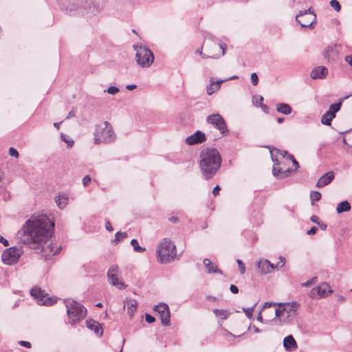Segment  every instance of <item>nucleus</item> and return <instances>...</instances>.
I'll use <instances>...</instances> for the list:
<instances>
[{
  "label": "nucleus",
  "instance_id": "nucleus-5",
  "mask_svg": "<svg viewBox=\"0 0 352 352\" xmlns=\"http://www.w3.org/2000/svg\"><path fill=\"white\" fill-rule=\"evenodd\" d=\"M175 245L168 239H164L157 246L156 254L157 260L160 263L171 262L175 255Z\"/></svg>",
  "mask_w": 352,
  "mask_h": 352
},
{
  "label": "nucleus",
  "instance_id": "nucleus-38",
  "mask_svg": "<svg viewBox=\"0 0 352 352\" xmlns=\"http://www.w3.org/2000/svg\"><path fill=\"white\" fill-rule=\"evenodd\" d=\"M310 198L312 202L318 201L321 199V194L318 191H312L310 194Z\"/></svg>",
  "mask_w": 352,
  "mask_h": 352
},
{
  "label": "nucleus",
  "instance_id": "nucleus-15",
  "mask_svg": "<svg viewBox=\"0 0 352 352\" xmlns=\"http://www.w3.org/2000/svg\"><path fill=\"white\" fill-rule=\"evenodd\" d=\"M155 311L158 313L163 325H170V311L168 306L165 303H160L154 308Z\"/></svg>",
  "mask_w": 352,
  "mask_h": 352
},
{
  "label": "nucleus",
  "instance_id": "nucleus-24",
  "mask_svg": "<svg viewBox=\"0 0 352 352\" xmlns=\"http://www.w3.org/2000/svg\"><path fill=\"white\" fill-rule=\"evenodd\" d=\"M204 264L206 267L207 272L209 274L211 273H219L222 274V272L218 269L217 266L212 263L209 259L205 258L204 260Z\"/></svg>",
  "mask_w": 352,
  "mask_h": 352
},
{
  "label": "nucleus",
  "instance_id": "nucleus-9",
  "mask_svg": "<svg viewBox=\"0 0 352 352\" xmlns=\"http://www.w3.org/2000/svg\"><path fill=\"white\" fill-rule=\"evenodd\" d=\"M121 274V271L117 265L110 266L107 274L108 283L120 290L124 289L127 287L122 280Z\"/></svg>",
  "mask_w": 352,
  "mask_h": 352
},
{
  "label": "nucleus",
  "instance_id": "nucleus-8",
  "mask_svg": "<svg viewBox=\"0 0 352 352\" xmlns=\"http://www.w3.org/2000/svg\"><path fill=\"white\" fill-rule=\"evenodd\" d=\"M62 10L69 12L71 15L84 14L86 0H57Z\"/></svg>",
  "mask_w": 352,
  "mask_h": 352
},
{
  "label": "nucleus",
  "instance_id": "nucleus-34",
  "mask_svg": "<svg viewBox=\"0 0 352 352\" xmlns=\"http://www.w3.org/2000/svg\"><path fill=\"white\" fill-rule=\"evenodd\" d=\"M341 104V102L331 104L327 112H330L331 113L336 115V113L340 111Z\"/></svg>",
  "mask_w": 352,
  "mask_h": 352
},
{
  "label": "nucleus",
  "instance_id": "nucleus-50",
  "mask_svg": "<svg viewBox=\"0 0 352 352\" xmlns=\"http://www.w3.org/2000/svg\"><path fill=\"white\" fill-rule=\"evenodd\" d=\"M288 158L292 161L293 164L296 166V169H297L299 167V165L294 157L292 155H288Z\"/></svg>",
  "mask_w": 352,
  "mask_h": 352
},
{
  "label": "nucleus",
  "instance_id": "nucleus-46",
  "mask_svg": "<svg viewBox=\"0 0 352 352\" xmlns=\"http://www.w3.org/2000/svg\"><path fill=\"white\" fill-rule=\"evenodd\" d=\"M9 154L12 156L15 157L16 158L19 157V153L18 151L14 148L13 147H10L9 149Z\"/></svg>",
  "mask_w": 352,
  "mask_h": 352
},
{
  "label": "nucleus",
  "instance_id": "nucleus-12",
  "mask_svg": "<svg viewBox=\"0 0 352 352\" xmlns=\"http://www.w3.org/2000/svg\"><path fill=\"white\" fill-rule=\"evenodd\" d=\"M296 20L302 28H310L316 21V15L309 8L308 10L300 11L296 16Z\"/></svg>",
  "mask_w": 352,
  "mask_h": 352
},
{
  "label": "nucleus",
  "instance_id": "nucleus-16",
  "mask_svg": "<svg viewBox=\"0 0 352 352\" xmlns=\"http://www.w3.org/2000/svg\"><path fill=\"white\" fill-rule=\"evenodd\" d=\"M331 292L329 285L327 283H322L311 290L310 296L312 298H322Z\"/></svg>",
  "mask_w": 352,
  "mask_h": 352
},
{
  "label": "nucleus",
  "instance_id": "nucleus-1",
  "mask_svg": "<svg viewBox=\"0 0 352 352\" xmlns=\"http://www.w3.org/2000/svg\"><path fill=\"white\" fill-rule=\"evenodd\" d=\"M54 223L44 214H33L17 232L19 242L29 248L38 250L52 236Z\"/></svg>",
  "mask_w": 352,
  "mask_h": 352
},
{
  "label": "nucleus",
  "instance_id": "nucleus-36",
  "mask_svg": "<svg viewBox=\"0 0 352 352\" xmlns=\"http://www.w3.org/2000/svg\"><path fill=\"white\" fill-rule=\"evenodd\" d=\"M126 237H127V233L126 232H116V234L115 235V239L113 240V242L118 243V242H119L120 241L124 240Z\"/></svg>",
  "mask_w": 352,
  "mask_h": 352
},
{
  "label": "nucleus",
  "instance_id": "nucleus-48",
  "mask_svg": "<svg viewBox=\"0 0 352 352\" xmlns=\"http://www.w3.org/2000/svg\"><path fill=\"white\" fill-rule=\"evenodd\" d=\"M145 320L148 323H152L155 322V318L150 314H146L145 315Z\"/></svg>",
  "mask_w": 352,
  "mask_h": 352
},
{
  "label": "nucleus",
  "instance_id": "nucleus-52",
  "mask_svg": "<svg viewBox=\"0 0 352 352\" xmlns=\"http://www.w3.org/2000/svg\"><path fill=\"white\" fill-rule=\"evenodd\" d=\"M230 292L232 293V294H237L239 292V289L238 287L234 285H231L230 287Z\"/></svg>",
  "mask_w": 352,
  "mask_h": 352
},
{
  "label": "nucleus",
  "instance_id": "nucleus-42",
  "mask_svg": "<svg viewBox=\"0 0 352 352\" xmlns=\"http://www.w3.org/2000/svg\"><path fill=\"white\" fill-rule=\"evenodd\" d=\"M316 280H317V277L315 276V277L308 280L307 281L302 283L301 284V285L302 287H307L310 286L311 284H313L314 283H315L316 281Z\"/></svg>",
  "mask_w": 352,
  "mask_h": 352
},
{
  "label": "nucleus",
  "instance_id": "nucleus-35",
  "mask_svg": "<svg viewBox=\"0 0 352 352\" xmlns=\"http://www.w3.org/2000/svg\"><path fill=\"white\" fill-rule=\"evenodd\" d=\"M137 305V302L134 300H131L128 301V310L131 315L136 311Z\"/></svg>",
  "mask_w": 352,
  "mask_h": 352
},
{
  "label": "nucleus",
  "instance_id": "nucleus-10",
  "mask_svg": "<svg viewBox=\"0 0 352 352\" xmlns=\"http://www.w3.org/2000/svg\"><path fill=\"white\" fill-rule=\"evenodd\" d=\"M23 251L21 247H11L6 249L1 256L2 261L6 265H12L16 263Z\"/></svg>",
  "mask_w": 352,
  "mask_h": 352
},
{
  "label": "nucleus",
  "instance_id": "nucleus-11",
  "mask_svg": "<svg viewBox=\"0 0 352 352\" xmlns=\"http://www.w3.org/2000/svg\"><path fill=\"white\" fill-rule=\"evenodd\" d=\"M206 121L208 124H212L215 129L219 130L221 134L226 135L228 133L226 121L220 114H211L207 117Z\"/></svg>",
  "mask_w": 352,
  "mask_h": 352
},
{
  "label": "nucleus",
  "instance_id": "nucleus-32",
  "mask_svg": "<svg viewBox=\"0 0 352 352\" xmlns=\"http://www.w3.org/2000/svg\"><path fill=\"white\" fill-rule=\"evenodd\" d=\"M336 117V115L331 113L330 112H326L321 118L322 124L327 126L331 124L332 120Z\"/></svg>",
  "mask_w": 352,
  "mask_h": 352
},
{
  "label": "nucleus",
  "instance_id": "nucleus-29",
  "mask_svg": "<svg viewBox=\"0 0 352 352\" xmlns=\"http://www.w3.org/2000/svg\"><path fill=\"white\" fill-rule=\"evenodd\" d=\"M336 48V45L328 46L323 52L324 57L328 60L332 58L334 56L337 54Z\"/></svg>",
  "mask_w": 352,
  "mask_h": 352
},
{
  "label": "nucleus",
  "instance_id": "nucleus-21",
  "mask_svg": "<svg viewBox=\"0 0 352 352\" xmlns=\"http://www.w3.org/2000/svg\"><path fill=\"white\" fill-rule=\"evenodd\" d=\"M327 73L328 70L325 67L320 66L314 69L310 76L313 79L323 78L327 76Z\"/></svg>",
  "mask_w": 352,
  "mask_h": 352
},
{
  "label": "nucleus",
  "instance_id": "nucleus-28",
  "mask_svg": "<svg viewBox=\"0 0 352 352\" xmlns=\"http://www.w3.org/2000/svg\"><path fill=\"white\" fill-rule=\"evenodd\" d=\"M223 82H224V80H221L216 82H211L207 87V94L208 95H212L213 93L218 91L220 89L221 83Z\"/></svg>",
  "mask_w": 352,
  "mask_h": 352
},
{
  "label": "nucleus",
  "instance_id": "nucleus-55",
  "mask_svg": "<svg viewBox=\"0 0 352 352\" xmlns=\"http://www.w3.org/2000/svg\"><path fill=\"white\" fill-rule=\"evenodd\" d=\"M311 221L315 223L320 225L319 217L316 215H312L311 217Z\"/></svg>",
  "mask_w": 352,
  "mask_h": 352
},
{
  "label": "nucleus",
  "instance_id": "nucleus-13",
  "mask_svg": "<svg viewBox=\"0 0 352 352\" xmlns=\"http://www.w3.org/2000/svg\"><path fill=\"white\" fill-rule=\"evenodd\" d=\"M48 239L42 247L39 249L41 250V256L45 257V259L50 258L51 256L58 254L61 248L56 242L50 241Z\"/></svg>",
  "mask_w": 352,
  "mask_h": 352
},
{
  "label": "nucleus",
  "instance_id": "nucleus-37",
  "mask_svg": "<svg viewBox=\"0 0 352 352\" xmlns=\"http://www.w3.org/2000/svg\"><path fill=\"white\" fill-rule=\"evenodd\" d=\"M60 138L63 142L67 143L68 147L71 148L73 146L74 143L73 140L68 138V137L63 133H61Z\"/></svg>",
  "mask_w": 352,
  "mask_h": 352
},
{
  "label": "nucleus",
  "instance_id": "nucleus-54",
  "mask_svg": "<svg viewBox=\"0 0 352 352\" xmlns=\"http://www.w3.org/2000/svg\"><path fill=\"white\" fill-rule=\"evenodd\" d=\"M318 228L316 227H312L310 230L307 232L308 235L314 234L316 233Z\"/></svg>",
  "mask_w": 352,
  "mask_h": 352
},
{
  "label": "nucleus",
  "instance_id": "nucleus-62",
  "mask_svg": "<svg viewBox=\"0 0 352 352\" xmlns=\"http://www.w3.org/2000/svg\"><path fill=\"white\" fill-rule=\"evenodd\" d=\"M280 155H282L283 157H285V156L286 155L288 156L289 154H288L287 151H281L280 152Z\"/></svg>",
  "mask_w": 352,
  "mask_h": 352
},
{
  "label": "nucleus",
  "instance_id": "nucleus-23",
  "mask_svg": "<svg viewBox=\"0 0 352 352\" xmlns=\"http://www.w3.org/2000/svg\"><path fill=\"white\" fill-rule=\"evenodd\" d=\"M219 48L221 50V54L220 55H216V54L207 55V54H203L202 47L201 49L197 50L196 51V53L200 54L203 58H218L221 56H223L225 54L226 45L221 44L219 45Z\"/></svg>",
  "mask_w": 352,
  "mask_h": 352
},
{
  "label": "nucleus",
  "instance_id": "nucleus-59",
  "mask_svg": "<svg viewBox=\"0 0 352 352\" xmlns=\"http://www.w3.org/2000/svg\"><path fill=\"white\" fill-rule=\"evenodd\" d=\"M137 87V85H134V84H132V85H126V88L128 89V90H133L134 89H135Z\"/></svg>",
  "mask_w": 352,
  "mask_h": 352
},
{
  "label": "nucleus",
  "instance_id": "nucleus-31",
  "mask_svg": "<svg viewBox=\"0 0 352 352\" xmlns=\"http://www.w3.org/2000/svg\"><path fill=\"white\" fill-rule=\"evenodd\" d=\"M351 210V205L347 201H344L338 204L336 211L338 213H342L343 212H348Z\"/></svg>",
  "mask_w": 352,
  "mask_h": 352
},
{
  "label": "nucleus",
  "instance_id": "nucleus-40",
  "mask_svg": "<svg viewBox=\"0 0 352 352\" xmlns=\"http://www.w3.org/2000/svg\"><path fill=\"white\" fill-rule=\"evenodd\" d=\"M236 263L239 265V271H240L241 274H245V265L243 264V261L240 259H237Z\"/></svg>",
  "mask_w": 352,
  "mask_h": 352
},
{
  "label": "nucleus",
  "instance_id": "nucleus-41",
  "mask_svg": "<svg viewBox=\"0 0 352 352\" xmlns=\"http://www.w3.org/2000/svg\"><path fill=\"white\" fill-rule=\"evenodd\" d=\"M107 91L109 94L115 95L116 94L119 92V89L116 86H111L107 89Z\"/></svg>",
  "mask_w": 352,
  "mask_h": 352
},
{
  "label": "nucleus",
  "instance_id": "nucleus-51",
  "mask_svg": "<svg viewBox=\"0 0 352 352\" xmlns=\"http://www.w3.org/2000/svg\"><path fill=\"white\" fill-rule=\"evenodd\" d=\"M19 344L23 346H25V347H27V348H30L31 347V343L28 342V341H19Z\"/></svg>",
  "mask_w": 352,
  "mask_h": 352
},
{
  "label": "nucleus",
  "instance_id": "nucleus-25",
  "mask_svg": "<svg viewBox=\"0 0 352 352\" xmlns=\"http://www.w3.org/2000/svg\"><path fill=\"white\" fill-rule=\"evenodd\" d=\"M87 327L91 331H94L96 333H102V327L100 324L94 320H90L86 321Z\"/></svg>",
  "mask_w": 352,
  "mask_h": 352
},
{
  "label": "nucleus",
  "instance_id": "nucleus-20",
  "mask_svg": "<svg viewBox=\"0 0 352 352\" xmlns=\"http://www.w3.org/2000/svg\"><path fill=\"white\" fill-rule=\"evenodd\" d=\"M283 346L288 351H292L298 348L297 343L292 335L287 336L284 338Z\"/></svg>",
  "mask_w": 352,
  "mask_h": 352
},
{
  "label": "nucleus",
  "instance_id": "nucleus-22",
  "mask_svg": "<svg viewBox=\"0 0 352 352\" xmlns=\"http://www.w3.org/2000/svg\"><path fill=\"white\" fill-rule=\"evenodd\" d=\"M257 267L263 274L270 273L271 263L267 259L259 261L257 263Z\"/></svg>",
  "mask_w": 352,
  "mask_h": 352
},
{
  "label": "nucleus",
  "instance_id": "nucleus-63",
  "mask_svg": "<svg viewBox=\"0 0 352 352\" xmlns=\"http://www.w3.org/2000/svg\"><path fill=\"white\" fill-rule=\"evenodd\" d=\"M75 116V112L73 111H71L69 113H68V116L67 117V118H70L72 117H74Z\"/></svg>",
  "mask_w": 352,
  "mask_h": 352
},
{
  "label": "nucleus",
  "instance_id": "nucleus-47",
  "mask_svg": "<svg viewBox=\"0 0 352 352\" xmlns=\"http://www.w3.org/2000/svg\"><path fill=\"white\" fill-rule=\"evenodd\" d=\"M91 182V178L89 175H86L82 179V184L85 186H87Z\"/></svg>",
  "mask_w": 352,
  "mask_h": 352
},
{
  "label": "nucleus",
  "instance_id": "nucleus-6",
  "mask_svg": "<svg viewBox=\"0 0 352 352\" xmlns=\"http://www.w3.org/2000/svg\"><path fill=\"white\" fill-rule=\"evenodd\" d=\"M68 323L74 325L76 322L82 320L87 315L86 308L80 303L72 300H65Z\"/></svg>",
  "mask_w": 352,
  "mask_h": 352
},
{
  "label": "nucleus",
  "instance_id": "nucleus-27",
  "mask_svg": "<svg viewBox=\"0 0 352 352\" xmlns=\"http://www.w3.org/2000/svg\"><path fill=\"white\" fill-rule=\"evenodd\" d=\"M212 312L220 320H226L230 315V311L228 309H214Z\"/></svg>",
  "mask_w": 352,
  "mask_h": 352
},
{
  "label": "nucleus",
  "instance_id": "nucleus-57",
  "mask_svg": "<svg viewBox=\"0 0 352 352\" xmlns=\"http://www.w3.org/2000/svg\"><path fill=\"white\" fill-rule=\"evenodd\" d=\"M345 61L352 67V55L345 56Z\"/></svg>",
  "mask_w": 352,
  "mask_h": 352
},
{
  "label": "nucleus",
  "instance_id": "nucleus-26",
  "mask_svg": "<svg viewBox=\"0 0 352 352\" xmlns=\"http://www.w3.org/2000/svg\"><path fill=\"white\" fill-rule=\"evenodd\" d=\"M56 203L57 206L63 209L68 204V197L65 194H59L56 197Z\"/></svg>",
  "mask_w": 352,
  "mask_h": 352
},
{
  "label": "nucleus",
  "instance_id": "nucleus-18",
  "mask_svg": "<svg viewBox=\"0 0 352 352\" xmlns=\"http://www.w3.org/2000/svg\"><path fill=\"white\" fill-rule=\"evenodd\" d=\"M206 140V137L205 133L201 131H197L195 133L188 136L185 141L188 145H195L202 143Z\"/></svg>",
  "mask_w": 352,
  "mask_h": 352
},
{
  "label": "nucleus",
  "instance_id": "nucleus-14",
  "mask_svg": "<svg viewBox=\"0 0 352 352\" xmlns=\"http://www.w3.org/2000/svg\"><path fill=\"white\" fill-rule=\"evenodd\" d=\"M31 296L38 300V302L42 305H52L55 301L52 298L47 297L45 291L39 287H34L30 291Z\"/></svg>",
  "mask_w": 352,
  "mask_h": 352
},
{
  "label": "nucleus",
  "instance_id": "nucleus-19",
  "mask_svg": "<svg viewBox=\"0 0 352 352\" xmlns=\"http://www.w3.org/2000/svg\"><path fill=\"white\" fill-rule=\"evenodd\" d=\"M335 175L333 171H329L323 175H322L316 183V186L318 188L324 187L328 184H329L332 180L334 179Z\"/></svg>",
  "mask_w": 352,
  "mask_h": 352
},
{
  "label": "nucleus",
  "instance_id": "nucleus-7",
  "mask_svg": "<svg viewBox=\"0 0 352 352\" xmlns=\"http://www.w3.org/2000/svg\"><path fill=\"white\" fill-rule=\"evenodd\" d=\"M133 49L136 52L135 60L143 68L149 67L154 61V55L149 48L142 45H134Z\"/></svg>",
  "mask_w": 352,
  "mask_h": 352
},
{
  "label": "nucleus",
  "instance_id": "nucleus-4",
  "mask_svg": "<svg viewBox=\"0 0 352 352\" xmlns=\"http://www.w3.org/2000/svg\"><path fill=\"white\" fill-rule=\"evenodd\" d=\"M278 308L275 310V316L283 324L293 322L297 314L298 305L296 302H280Z\"/></svg>",
  "mask_w": 352,
  "mask_h": 352
},
{
  "label": "nucleus",
  "instance_id": "nucleus-58",
  "mask_svg": "<svg viewBox=\"0 0 352 352\" xmlns=\"http://www.w3.org/2000/svg\"><path fill=\"white\" fill-rule=\"evenodd\" d=\"M105 228L109 231H112L113 230V228H112L111 224V223L109 221H107L106 222Z\"/></svg>",
  "mask_w": 352,
  "mask_h": 352
},
{
  "label": "nucleus",
  "instance_id": "nucleus-64",
  "mask_svg": "<svg viewBox=\"0 0 352 352\" xmlns=\"http://www.w3.org/2000/svg\"><path fill=\"white\" fill-rule=\"evenodd\" d=\"M257 320H259L260 322H263V318H262V315H261V312L260 311L258 313V315L257 316Z\"/></svg>",
  "mask_w": 352,
  "mask_h": 352
},
{
  "label": "nucleus",
  "instance_id": "nucleus-43",
  "mask_svg": "<svg viewBox=\"0 0 352 352\" xmlns=\"http://www.w3.org/2000/svg\"><path fill=\"white\" fill-rule=\"evenodd\" d=\"M256 304H254V305L252 307H251V308L243 309V311L245 312V315L248 318L252 317L253 311H254V308L256 306Z\"/></svg>",
  "mask_w": 352,
  "mask_h": 352
},
{
  "label": "nucleus",
  "instance_id": "nucleus-3",
  "mask_svg": "<svg viewBox=\"0 0 352 352\" xmlns=\"http://www.w3.org/2000/svg\"><path fill=\"white\" fill-rule=\"evenodd\" d=\"M116 139V135L109 122H103L96 126L94 132L96 144L112 143Z\"/></svg>",
  "mask_w": 352,
  "mask_h": 352
},
{
  "label": "nucleus",
  "instance_id": "nucleus-33",
  "mask_svg": "<svg viewBox=\"0 0 352 352\" xmlns=\"http://www.w3.org/2000/svg\"><path fill=\"white\" fill-rule=\"evenodd\" d=\"M131 245L133 246V250L136 252H144L146 250L145 248L139 245L138 241L135 239L131 240Z\"/></svg>",
  "mask_w": 352,
  "mask_h": 352
},
{
  "label": "nucleus",
  "instance_id": "nucleus-44",
  "mask_svg": "<svg viewBox=\"0 0 352 352\" xmlns=\"http://www.w3.org/2000/svg\"><path fill=\"white\" fill-rule=\"evenodd\" d=\"M251 81L254 85H257L258 83V77L256 73L251 74Z\"/></svg>",
  "mask_w": 352,
  "mask_h": 352
},
{
  "label": "nucleus",
  "instance_id": "nucleus-56",
  "mask_svg": "<svg viewBox=\"0 0 352 352\" xmlns=\"http://www.w3.org/2000/svg\"><path fill=\"white\" fill-rule=\"evenodd\" d=\"M220 187L219 185H217L212 190V194L214 195V196H217V195H219V190H220Z\"/></svg>",
  "mask_w": 352,
  "mask_h": 352
},
{
  "label": "nucleus",
  "instance_id": "nucleus-45",
  "mask_svg": "<svg viewBox=\"0 0 352 352\" xmlns=\"http://www.w3.org/2000/svg\"><path fill=\"white\" fill-rule=\"evenodd\" d=\"M280 261L276 265L277 269L282 268L285 263V258L283 256L279 257Z\"/></svg>",
  "mask_w": 352,
  "mask_h": 352
},
{
  "label": "nucleus",
  "instance_id": "nucleus-17",
  "mask_svg": "<svg viewBox=\"0 0 352 352\" xmlns=\"http://www.w3.org/2000/svg\"><path fill=\"white\" fill-rule=\"evenodd\" d=\"M272 160L274 162L272 173L274 177L278 179H283L287 177L294 170L290 168L283 169L282 167H278L279 163L277 160H274L272 157Z\"/></svg>",
  "mask_w": 352,
  "mask_h": 352
},
{
  "label": "nucleus",
  "instance_id": "nucleus-39",
  "mask_svg": "<svg viewBox=\"0 0 352 352\" xmlns=\"http://www.w3.org/2000/svg\"><path fill=\"white\" fill-rule=\"evenodd\" d=\"M330 5L335 10L338 12L341 9V6L337 0H331L330 1Z\"/></svg>",
  "mask_w": 352,
  "mask_h": 352
},
{
  "label": "nucleus",
  "instance_id": "nucleus-2",
  "mask_svg": "<svg viewBox=\"0 0 352 352\" xmlns=\"http://www.w3.org/2000/svg\"><path fill=\"white\" fill-rule=\"evenodd\" d=\"M221 164V157L217 149L207 148L201 152L199 166L205 179L212 178L219 169Z\"/></svg>",
  "mask_w": 352,
  "mask_h": 352
},
{
  "label": "nucleus",
  "instance_id": "nucleus-53",
  "mask_svg": "<svg viewBox=\"0 0 352 352\" xmlns=\"http://www.w3.org/2000/svg\"><path fill=\"white\" fill-rule=\"evenodd\" d=\"M0 243H1L4 246H8L9 242L7 239L3 238L2 235L0 234Z\"/></svg>",
  "mask_w": 352,
  "mask_h": 352
},
{
  "label": "nucleus",
  "instance_id": "nucleus-49",
  "mask_svg": "<svg viewBox=\"0 0 352 352\" xmlns=\"http://www.w3.org/2000/svg\"><path fill=\"white\" fill-rule=\"evenodd\" d=\"M276 305H278V303L272 302H265L264 303V305H263L262 309H263L270 307L272 306H276Z\"/></svg>",
  "mask_w": 352,
  "mask_h": 352
},
{
  "label": "nucleus",
  "instance_id": "nucleus-30",
  "mask_svg": "<svg viewBox=\"0 0 352 352\" xmlns=\"http://www.w3.org/2000/svg\"><path fill=\"white\" fill-rule=\"evenodd\" d=\"M276 111L284 115H289L292 113V108L288 104L278 103L276 104Z\"/></svg>",
  "mask_w": 352,
  "mask_h": 352
},
{
  "label": "nucleus",
  "instance_id": "nucleus-60",
  "mask_svg": "<svg viewBox=\"0 0 352 352\" xmlns=\"http://www.w3.org/2000/svg\"><path fill=\"white\" fill-rule=\"evenodd\" d=\"M206 299H207L208 300L213 301V302H214V301H216V300H217V298L216 297H214V296H207V297H206Z\"/></svg>",
  "mask_w": 352,
  "mask_h": 352
},
{
  "label": "nucleus",
  "instance_id": "nucleus-61",
  "mask_svg": "<svg viewBox=\"0 0 352 352\" xmlns=\"http://www.w3.org/2000/svg\"><path fill=\"white\" fill-rule=\"evenodd\" d=\"M261 107L264 112L267 113L268 107L266 104H262V105H261Z\"/></svg>",
  "mask_w": 352,
  "mask_h": 352
}]
</instances>
